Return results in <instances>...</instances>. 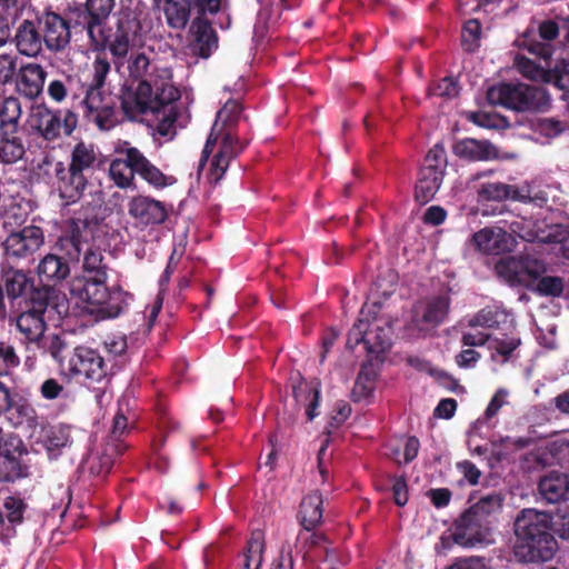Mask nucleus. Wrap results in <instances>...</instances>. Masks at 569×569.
Here are the masks:
<instances>
[{"mask_svg": "<svg viewBox=\"0 0 569 569\" xmlns=\"http://www.w3.org/2000/svg\"><path fill=\"white\" fill-rule=\"evenodd\" d=\"M128 71L136 86H127L122 90L121 107L130 118L147 112L157 114L159 131L167 134L178 116L177 101L179 90L172 84L171 70L154 62L146 51L138 50L128 58Z\"/></svg>", "mask_w": 569, "mask_h": 569, "instance_id": "obj_1", "label": "nucleus"}, {"mask_svg": "<svg viewBox=\"0 0 569 569\" xmlns=\"http://www.w3.org/2000/svg\"><path fill=\"white\" fill-rule=\"evenodd\" d=\"M240 112V104L230 100L217 113L198 167L200 176L211 184L221 180L230 160L241 150L231 131V126L237 121Z\"/></svg>", "mask_w": 569, "mask_h": 569, "instance_id": "obj_2", "label": "nucleus"}, {"mask_svg": "<svg viewBox=\"0 0 569 569\" xmlns=\"http://www.w3.org/2000/svg\"><path fill=\"white\" fill-rule=\"evenodd\" d=\"M107 273L96 277L77 276L69 286V302L78 315L96 320L114 318L131 300V295L119 287H106Z\"/></svg>", "mask_w": 569, "mask_h": 569, "instance_id": "obj_3", "label": "nucleus"}, {"mask_svg": "<svg viewBox=\"0 0 569 569\" xmlns=\"http://www.w3.org/2000/svg\"><path fill=\"white\" fill-rule=\"evenodd\" d=\"M513 328L515 317L511 312L501 307H487L469 320L468 328L462 335V343L469 347H479L489 341L491 358L495 361L506 362L520 346V338L510 332L503 337L490 339V335L486 330L509 331Z\"/></svg>", "mask_w": 569, "mask_h": 569, "instance_id": "obj_4", "label": "nucleus"}, {"mask_svg": "<svg viewBox=\"0 0 569 569\" xmlns=\"http://www.w3.org/2000/svg\"><path fill=\"white\" fill-rule=\"evenodd\" d=\"M42 349L56 361L61 376L100 382L108 375V365L98 350L86 346L71 348L63 336L48 335Z\"/></svg>", "mask_w": 569, "mask_h": 569, "instance_id": "obj_5", "label": "nucleus"}, {"mask_svg": "<svg viewBox=\"0 0 569 569\" xmlns=\"http://www.w3.org/2000/svg\"><path fill=\"white\" fill-rule=\"evenodd\" d=\"M496 271L506 282L523 286L540 296L560 297L565 289L561 277L545 276L546 262L529 254L503 258L497 263Z\"/></svg>", "mask_w": 569, "mask_h": 569, "instance_id": "obj_6", "label": "nucleus"}, {"mask_svg": "<svg viewBox=\"0 0 569 569\" xmlns=\"http://www.w3.org/2000/svg\"><path fill=\"white\" fill-rule=\"evenodd\" d=\"M114 151L124 158L113 159L109 166V177L121 189L133 186L134 174H139L146 182L157 189L172 186L176 179L166 176L152 164L142 152L131 147L127 141H118Z\"/></svg>", "mask_w": 569, "mask_h": 569, "instance_id": "obj_7", "label": "nucleus"}, {"mask_svg": "<svg viewBox=\"0 0 569 569\" xmlns=\"http://www.w3.org/2000/svg\"><path fill=\"white\" fill-rule=\"evenodd\" d=\"M371 308L375 305H365L361 318L349 332L348 343L352 346L363 342L368 352L378 356L391 346V326L385 317L369 318Z\"/></svg>", "mask_w": 569, "mask_h": 569, "instance_id": "obj_8", "label": "nucleus"}, {"mask_svg": "<svg viewBox=\"0 0 569 569\" xmlns=\"http://www.w3.org/2000/svg\"><path fill=\"white\" fill-rule=\"evenodd\" d=\"M487 99L490 104L501 106L513 110H526L540 106L537 99L547 102L549 98L541 88L526 84L499 83L487 91Z\"/></svg>", "mask_w": 569, "mask_h": 569, "instance_id": "obj_9", "label": "nucleus"}, {"mask_svg": "<svg viewBox=\"0 0 569 569\" xmlns=\"http://www.w3.org/2000/svg\"><path fill=\"white\" fill-rule=\"evenodd\" d=\"M44 244V232L36 224L14 229L6 237L2 246L7 260L32 261Z\"/></svg>", "mask_w": 569, "mask_h": 569, "instance_id": "obj_10", "label": "nucleus"}, {"mask_svg": "<svg viewBox=\"0 0 569 569\" xmlns=\"http://www.w3.org/2000/svg\"><path fill=\"white\" fill-rule=\"evenodd\" d=\"M513 233L527 241L543 243H562V256L569 260V227L562 224H550L545 228H535L530 220L513 221L510 226Z\"/></svg>", "mask_w": 569, "mask_h": 569, "instance_id": "obj_11", "label": "nucleus"}, {"mask_svg": "<svg viewBox=\"0 0 569 569\" xmlns=\"http://www.w3.org/2000/svg\"><path fill=\"white\" fill-rule=\"evenodd\" d=\"M558 550L555 536H517L513 553L518 561L545 562L553 558Z\"/></svg>", "mask_w": 569, "mask_h": 569, "instance_id": "obj_12", "label": "nucleus"}, {"mask_svg": "<svg viewBox=\"0 0 569 569\" xmlns=\"http://www.w3.org/2000/svg\"><path fill=\"white\" fill-rule=\"evenodd\" d=\"M23 128L27 132L37 133L48 141L56 140L61 131V113L43 104H34L29 110Z\"/></svg>", "mask_w": 569, "mask_h": 569, "instance_id": "obj_13", "label": "nucleus"}, {"mask_svg": "<svg viewBox=\"0 0 569 569\" xmlns=\"http://www.w3.org/2000/svg\"><path fill=\"white\" fill-rule=\"evenodd\" d=\"M475 249L486 254H499L516 247L515 237L501 227H486L471 238Z\"/></svg>", "mask_w": 569, "mask_h": 569, "instance_id": "obj_14", "label": "nucleus"}, {"mask_svg": "<svg viewBox=\"0 0 569 569\" xmlns=\"http://www.w3.org/2000/svg\"><path fill=\"white\" fill-rule=\"evenodd\" d=\"M46 69L37 62H27L19 66L14 80V90L21 97L34 100L43 92L46 79Z\"/></svg>", "mask_w": 569, "mask_h": 569, "instance_id": "obj_15", "label": "nucleus"}, {"mask_svg": "<svg viewBox=\"0 0 569 569\" xmlns=\"http://www.w3.org/2000/svg\"><path fill=\"white\" fill-rule=\"evenodd\" d=\"M54 187L59 193V197L66 203L77 202L87 186V178L84 173H79L76 170L66 167L61 161L54 163Z\"/></svg>", "mask_w": 569, "mask_h": 569, "instance_id": "obj_16", "label": "nucleus"}, {"mask_svg": "<svg viewBox=\"0 0 569 569\" xmlns=\"http://www.w3.org/2000/svg\"><path fill=\"white\" fill-rule=\"evenodd\" d=\"M129 216L141 226L160 224L166 221L168 210L166 206L147 196H136L128 202Z\"/></svg>", "mask_w": 569, "mask_h": 569, "instance_id": "obj_17", "label": "nucleus"}, {"mask_svg": "<svg viewBox=\"0 0 569 569\" xmlns=\"http://www.w3.org/2000/svg\"><path fill=\"white\" fill-rule=\"evenodd\" d=\"M88 118L94 121L100 129H109L113 122L114 101L104 94L101 88H89L83 100Z\"/></svg>", "mask_w": 569, "mask_h": 569, "instance_id": "obj_18", "label": "nucleus"}, {"mask_svg": "<svg viewBox=\"0 0 569 569\" xmlns=\"http://www.w3.org/2000/svg\"><path fill=\"white\" fill-rule=\"evenodd\" d=\"M42 40L51 51H60L70 41V28L67 21L54 12H47L40 19Z\"/></svg>", "mask_w": 569, "mask_h": 569, "instance_id": "obj_19", "label": "nucleus"}, {"mask_svg": "<svg viewBox=\"0 0 569 569\" xmlns=\"http://www.w3.org/2000/svg\"><path fill=\"white\" fill-rule=\"evenodd\" d=\"M449 309L447 297H438L421 302L415 308L413 321L421 331L428 330L441 323Z\"/></svg>", "mask_w": 569, "mask_h": 569, "instance_id": "obj_20", "label": "nucleus"}, {"mask_svg": "<svg viewBox=\"0 0 569 569\" xmlns=\"http://www.w3.org/2000/svg\"><path fill=\"white\" fill-rule=\"evenodd\" d=\"M142 46V38L136 28L121 24L109 43V50L116 59V64L119 66L122 59L129 58L140 50Z\"/></svg>", "mask_w": 569, "mask_h": 569, "instance_id": "obj_21", "label": "nucleus"}, {"mask_svg": "<svg viewBox=\"0 0 569 569\" xmlns=\"http://www.w3.org/2000/svg\"><path fill=\"white\" fill-rule=\"evenodd\" d=\"M453 153L468 161H489L498 159L497 148L487 140L466 138L453 144Z\"/></svg>", "mask_w": 569, "mask_h": 569, "instance_id": "obj_22", "label": "nucleus"}, {"mask_svg": "<svg viewBox=\"0 0 569 569\" xmlns=\"http://www.w3.org/2000/svg\"><path fill=\"white\" fill-rule=\"evenodd\" d=\"M323 517V498L318 491L306 495L299 507L298 521L303 530H317Z\"/></svg>", "mask_w": 569, "mask_h": 569, "instance_id": "obj_23", "label": "nucleus"}, {"mask_svg": "<svg viewBox=\"0 0 569 569\" xmlns=\"http://www.w3.org/2000/svg\"><path fill=\"white\" fill-rule=\"evenodd\" d=\"M14 42L22 56L34 58L41 52L43 40L34 22L23 20L17 28Z\"/></svg>", "mask_w": 569, "mask_h": 569, "instance_id": "obj_24", "label": "nucleus"}, {"mask_svg": "<svg viewBox=\"0 0 569 569\" xmlns=\"http://www.w3.org/2000/svg\"><path fill=\"white\" fill-rule=\"evenodd\" d=\"M550 521V515L545 511L525 509L516 518L515 533H546Z\"/></svg>", "mask_w": 569, "mask_h": 569, "instance_id": "obj_25", "label": "nucleus"}, {"mask_svg": "<svg viewBox=\"0 0 569 569\" xmlns=\"http://www.w3.org/2000/svg\"><path fill=\"white\" fill-rule=\"evenodd\" d=\"M540 495L549 502H558L569 492V478L565 473L550 472L539 482Z\"/></svg>", "mask_w": 569, "mask_h": 569, "instance_id": "obj_26", "label": "nucleus"}, {"mask_svg": "<svg viewBox=\"0 0 569 569\" xmlns=\"http://www.w3.org/2000/svg\"><path fill=\"white\" fill-rule=\"evenodd\" d=\"M478 198L486 201H502L507 199L527 201L533 199L530 196L520 193L516 187L502 182L483 183L478 191Z\"/></svg>", "mask_w": 569, "mask_h": 569, "instance_id": "obj_27", "label": "nucleus"}, {"mask_svg": "<svg viewBox=\"0 0 569 569\" xmlns=\"http://www.w3.org/2000/svg\"><path fill=\"white\" fill-rule=\"evenodd\" d=\"M70 273L69 264L56 254L44 256L38 264V276L43 282H59Z\"/></svg>", "mask_w": 569, "mask_h": 569, "instance_id": "obj_28", "label": "nucleus"}, {"mask_svg": "<svg viewBox=\"0 0 569 569\" xmlns=\"http://www.w3.org/2000/svg\"><path fill=\"white\" fill-rule=\"evenodd\" d=\"M442 171L431 170L430 167H422L416 184V198L421 202H428L439 190L442 179Z\"/></svg>", "mask_w": 569, "mask_h": 569, "instance_id": "obj_29", "label": "nucleus"}, {"mask_svg": "<svg viewBox=\"0 0 569 569\" xmlns=\"http://www.w3.org/2000/svg\"><path fill=\"white\" fill-rule=\"evenodd\" d=\"M22 114L21 103L16 97H8L0 108V134H16Z\"/></svg>", "mask_w": 569, "mask_h": 569, "instance_id": "obj_30", "label": "nucleus"}, {"mask_svg": "<svg viewBox=\"0 0 569 569\" xmlns=\"http://www.w3.org/2000/svg\"><path fill=\"white\" fill-rule=\"evenodd\" d=\"M17 327L29 340L41 339L40 346L42 347V341L47 336H43L46 323L41 311L31 310L21 313L17 320Z\"/></svg>", "mask_w": 569, "mask_h": 569, "instance_id": "obj_31", "label": "nucleus"}, {"mask_svg": "<svg viewBox=\"0 0 569 569\" xmlns=\"http://www.w3.org/2000/svg\"><path fill=\"white\" fill-rule=\"evenodd\" d=\"M293 396L297 402L307 406L306 413L310 420L319 415L316 410L320 396L318 385L301 380L297 386H293Z\"/></svg>", "mask_w": 569, "mask_h": 569, "instance_id": "obj_32", "label": "nucleus"}, {"mask_svg": "<svg viewBox=\"0 0 569 569\" xmlns=\"http://www.w3.org/2000/svg\"><path fill=\"white\" fill-rule=\"evenodd\" d=\"M96 161L97 152L93 144L81 141L73 147L70 153L69 168L83 173L86 170L93 168Z\"/></svg>", "mask_w": 569, "mask_h": 569, "instance_id": "obj_33", "label": "nucleus"}, {"mask_svg": "<svg viewBox=\"0 0 569 569\" xmlns=\"http://www.w3.org/2000/svg\"><path fill=\"white\" fill-rule=\"evenodd\" d=\"M516 67L526 78L535 81L555 82L557 84V68L545 69L525 57L516 58Z\"/></svg>", "mask_w": 569, "mask_h": 569, "instance_id": "obj_34", "label": "nucleus"}, {"mask_svg": "<svg viewBox=\"0 0 569 569\" xmlns=\"http://www.w3.org/2000/svg\"><path fill=\"white\" fill-rule=\"evenodd\" d=\"M377 372L371 366H363L357 377L351 397L355 401L368 400L376 387Z\"/></svg>", "mask_w": 569, "mask_h": 569, "instance_id": "obj_35", "label": "nucleus"}, {"mask_svg": "<svg viewBox=\"0 0 569 569\" xmlns=\"http://www.w3.org/2000/svg\"><path fill=\"white\" fill-rule=\"evenodd\" d=\"M22 141L14 134H0V162L11 164L22 159L24 154Z\"/></svg>", "mask_w": 569, "mask_h": 569, "instance_id": "obj_36", "label": "nucleus"}, {"mask_svg": "<svg viewBox=\"0 0 569 569\" xmlns=\"http://www.w3.org/2000/svg\"><path fill=\"white\" fill-rule=\"evenodd\" d=\"M164 14L168 23L176 29L183 28L190 14L188 0H168L164 7Z\"/></svg>", "mask_w": 569, "mask_h": 569, "instance_id": "obj_37", "label": "nucleus"}, {"mask_svg": "<svg viewBox=\"0 0 569 569\" xmlns=\"http://www.w3.org/2000/svg\"><path fill=\"white\" fill-rule=\"evenodd\" d=\"M263 536H251L242 555V569H260L263 559Z\"/></svg>", "mask_w": 569, "mask_h": 569, "instance_id": "obj_38", "label": "nucleus"}, {"mask_svg": "<svg viewBox=\"0 0 569 569\" xmlns=\"http://www.w3.org/2000/svg\"><path fill=\"white\" fill-rule=\"evenodd\" d=\"M3 287L11 298L21 296L29 286L27 274L22 270L9 268L2 273Z\"/></svg>", "mask_w": 569, "mask_h": 569, "instance_id": "obj_39", "label": "nucleus"}, {"mask_svg": "<svg viewBox=\"0 0 569 569\" xmlns=\"http://www.w3.org/2000/svg\"><path fill=\"white\" fill-rule=\"evenodd\" d=\"M192 32L199 46L200 54L207 58L212 48L217 46L212 28L207 22L198 21L192 24Z\"/></svg>", "mask_w": 569, "mask_h": 569, "instance_id": "obj_40", "label": "nucleus"}, {"mask_svg": "<svg viewBox=\"0 0 569 569\" xmlns=\"http://www.w3.org/2000/svg\"><path fill=\"white\" fill-rule=\"evenodd\" d=\"M509 391L505 388H500L496 391L491 400L489 401L482 419H478L469 431V437H472L475 432L487 421L493 418L499 410L508 403Z\"/></svg>", "mask_w": 569, "mask_h": 569, "instance_id": "obj_41", "label": "nucleus"}, {"mask_svg": "<svg viewBox=\"0 0 569 569\" xmlns=\"http://www.w3.org/2000/svg\"><path fill=\"white\" fill-rule=\"evenodd\" d=\"M70 441V428L58 425L44 430L43 443L49 451L66 447Z\"/></svg>", "mask_w": 569, "mask_h": 569, "instance_id": "obj_42", "label": "nucleus"}, {"mask_svg": "<svg viewBox=\"0 0 569 569\" xmlns=\"http://www.w3.org/2000/svg\"><path fill=\"white\" fill-rule=\"evenodd\" d=\"M441 546L449 548L451 545H459L465 548L489 546L495 542L491 536H441Z\"/></svg>", "mask_w": 569, "mask_h": 569, "instance_id": "obj_43", "label": "nucleus"}, {"mask_svg": "<svg viewBox=\"0 0 569 569\" xmlns=\"http://www.w3.org/2000/svg\"><path fill=\"white\" fill-rule=\"evenodd\" d=\"M18 70V58L16 54L0 53V88L12 86Z\"/></svg>", "mask_w": 569, "mask_h": 569, "instance_id": "obj_44", "label": "nucleus"}, {"mask_svg": "<svg viewBox=\"0 0 569 569\" xmlns=\"http://www.w3.org/2000/svg\"><path fill=\"white\" fill-rule=\"evenodd\" d=\"M19 363L20 358L13 346L0 341V376L8 375L13 368H17Z\"/></svg>", "mask_w": 569, "mask_h": 569, "instance_id": "obj_45", "label": "nucleus"}, {"mask_svg": "<svg viewBox=\"0 0 569 569\" xmlns=\"http://www.w3.org/2000/svg\"><path fill=\"white\" fill-rule=\"evenodd\" d=\"M100 272H106L102 267V254L99 250L88 248L83 258V274L96 277Z\"/></svg>", "mask_w": 569, "mask_h": 569, "instance_id": "obj_46", "label": "nucleus"}, {"mask_svg": "<svg viewBox=\"0 0 569 569\" xmlns=\"http://www.w3.org/2000/svg\"><path fill=\"white\" fill-rule=\"evenodd\" d=\"M477 502L467 509L458 519V528L461 530H471L480 527L487 519L480 510H477Z\"/></svg>", "mask_w": 569, "mask_h": 569, "instance_id": "obj_47", "label": "nucleus"}, {"mask_svg": "<svg viewBox=\"0 0 569 569\" xmlns=\"http://www.w3.org/2000/svg\"><path fill=\"white\" fill-rule=\"evenodd\" d=\"M3 507L7 511V518L11 523H21L26 511V503L18 497H7Z\"/></svg>", "mask_w": 569, "mask_h": 569, "instance_id": "obj_48", "label": "nucleus"}, {"mask_svg": "<svg viewBox=\"0 0 569 569\" xmlns=\"http://www.w3.org/2000/svg\"><path fill=\"white\" fill-rule=\"evenodd\" d=\"M462 43L468 51H473L478 47L480 38V23L476 19L468 20L462 29Z\"/></svg>", "mask_w": 569, "mask_h": 569, "instance_id": "obj_49", "label": "nucleus"}, {"mask_svg": "<svg viewBox=\"0 0 569 569\" xmlns=\"http://www.w3.org/2000/svg\"><path fill=\"white\" fill-rule=\"evenodd\" d=\"M422 167H430L431 170L445 172L447 168L446 150L441 144H436L426 156Z\"/></svg>", "mask_w": 569, "mask_h": 569, "instance_id": "obj_50", "label": "nucleus"}, {"mask_svg": "<svg viewBox=\"0 0 569 569\" xmlns=\"http://www.w3.org/2000/svg\"><path fill=\"white\" fill-rule=\"evenodd\" d=\"M516 44L520 48H526L529 52L539 56L545 60L551 57V49L549 44L531 40L528 33L517 39Z\"/></svg>", "mask_w": 569, "mask_h": 569, "instance_id": "obj_51", "label": "nucleus"}, {"mask_svg": "<svg viewBox=\"0 0 569 569\" xmlns=\"http://www.w3.org/2000/svg\"><path fill=\"white\" fill-rule=\"evenodd\" d=\"M110 72V63L103 57H97L92 64V84L91 88H102L106 78Z\"/></svg>", "mask_w": 569, "mask_h": 569, "instance_id": "obj_52", "label": "nucleus"}, {"mask_svg": "<svg viewBox=\"0 0 569 569\" xmlns=\"http://www.w3.org/2000/svg\"><path fill=\"white\" fill-rule=\"evenodd\" d=\"M535 130L546 138H553L565 130V126L558 120L543 118L537 120Z\"/></svg>", "mask_w": 569, "mask_h": 569, "instance_id": "obj_53", "label": "nucleus"}, {"mask_svg": "<svg viewBox=\"0 0 569 569\" xmlns=\"http://www.w3.org/2000/svg\"><path fill=\"white\" fill-rule=\"evenodd\" d=\"M89 14L92 18L104 20L114 8V0H88Z\"/></svg>", "mask_w": 569, "mask_h": 569, "instance_id": "obj_54", "label": "nucleus"}, {"mask_svg": "<svg viewBox=\"0 0 569 569\" xmlns=\"http://www.w3.org/2000/svg\"><path fill=\"white\" fill-rule=\"evenodd\" d=\"M6 410H12L18 413L23 420L31 422L36 418L33 407L22 398L16 399L10 396V405Z\"/></svg>", "mask_w": 569, "mask_h": 569, "instance_id": "obj_55", "label": "nucleus"}, {"mask_svg": "<svg viewBox=\"0 0 569 569\" xmlns=\"http://www.w3.org/2000/svg\"><path fill=\"white\" fill-rule=\"evenodd\" d=\"M87 33L94 47H102L106 43V36L102 28V20L90 17L87 22Z\"/></svg>", "mask_w": 569, "mask_h": 569, "instance_id": "obj_56", "label": "nucleus"}, {"mask_svg": "<svg viewBox=\"0 0 569 569\" xmlns=\"http://www.w3.org/2000/svg\"><path fill=\"white\" fill-rule=\"evenodd\" d=\"M501 497L499 495H489L483 498H481L477 502V510H480L481 513L487 518L491 513L498 511L501 507Z\"/></svg>", "mask_w": 569, "mask_h": 569, "instance_id": "obj_57", "label": "nucleus"}, {"mask_svg": "<svg viewBox=\"0 0 569 569\" xmlns=\"http://www.w3.org/2000/svg\"><path fill=\"white\" fill-rule=\"evenodd\" d=\"M535 336L541 346L549 349L556 347V326L553 323L547 325L546 328L538 326Z\"/></svg>", "mask_w": 569, "mask_h": 569, "instance_id": "obj_58", "label": "nucleus"}, {"mask_svg": "<svg viewBox=\"0 0 569 569\" xmlns=\"http://www.w3.org/2000/svg\"><path fill=\"white\" fill-rule=\"evenodd\" d=\"M432 94L453 98L458 94V84L452 78H445L432 89Z\"/></svg>", "mask_w": 569, "mask_h": 569, "instance_id": "obj_59", "label": "nucleus"}, {"mask_svg": "<svg viewBox=\"0 0 569 569\" xmlns=\"http://www.w3.org/2000/svg\"><path fill=\"white\" fill-rule=\"evenodd\" d=\"M62 385H60L53 378L47 379L40 387V393L47 400L57 399L62 393Z\"/></svg>", "mask_w": 569, "mask_h": 569, "instance_id": "obj_60", "label": "nucleus"}, {"mask_svg": "<svg viewBox=\"0 0 569 569\" xmlns=\"http://www.w3.org/2000/svg\"><path fill=\"white\" fill-rule=\"evenodd\" d=\"M48 96L56 102H62L68 94L67 86L61 80H52L48 84Z\"/></svg>", "mask_w": 569, "mask_h": 569, "instance_id": "obj_61", "label": "nucleus"}, {"mask_svg": "<svg viewBox=\"0 0 569 569\" xmlns=\"http://www.w3.org/2000/svg\"><path fill=\"white\" fill-rule=\"evenodd\" d=\"M457 409L455 399L447 398L441 400L435 409V416L441 419H450L453 417Z\"/></svg>", "mask_w": 569, "mask_h": 569, "instance_id": "obj_62", "label": "nucleus"}, {"mask_svg": "<svg viewBox=\"0 0 569 569\" xmlns=\"http://www.w3.org/2000/svg\"><path fill=\"white\" fill-rule=\"evenodd\" d=\"M428 497L430 498L435 507L442 508L448 506V503L450 502L451 492L447 488L431 489L428 492Z\"/></svg>", "mask_w": 569, "mask_h": 569, "instance_id": "obj_63", "label": "nucleus"}, {"mask_svg": "<svg viewBox=\"0 0 569 569\" xmlns=\"http://www.w3.org/2000/svg\"><path fill=\"white\" fill-rule=\"evenodd\" d=\"M457 467L470 485L475 486L479 482L481 472L472 462L462 461Z\"/></svg>", "mask_w": 569, "mask_h": 569, "instance_id": "obj_64", "label": "nucleus"}]
</instances>
